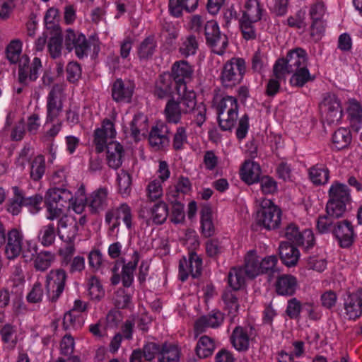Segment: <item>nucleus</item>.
Returning <instances> with one entry per match:
<instances>
[{"instance_id":"obj_1","label":"nucleus","mask_w":362,"mask_h":362,"mask_svg":"<svg viewBox=\"0 0 362 362\" xmlns=\"http://www.w3.org/2000/svg\"><path fill=\"white\" fill-rule=\"evenodd\" d=\"M116 131L114 124L110 119H104L100 127L94 132V144L97 152H103L107 148V161L108 165L117 169L122 164L124 155L123 146L117 141H112L107 144L108 139L115 138Z\"/></svg>"},{"instance_id":"obj_2","label":"nucleus","mask_w":362,"mask_h":362,"mask_svg":"<svg viewBox=\"0 0 362 362\" xmlns=\"http://www.w3.org/2000/svg\"><path fill=\"white\" fill-rule=\"evenodd\" d=\"M72 199V193L65 188L49 189L45 196L47 219L53 221L62 216L64 209H70Z\"/></svg>"},{"instance_id":"obj_3","label":"nucleus","mask_w":362,"mask_h":362,"mask_svg":"<svg viewBox=\"0 0 362 362\" xmlns=\"http://www.w3.org/2000/svg\"><path fill=\"white\" fill-rule=\"evenodd\" d=\"M218 124L221 129L230 130L236 124L238 117V103L235 97L226 95L215 99Z\"/></svg>"},{"instance_id":"obj_4","label":"nucleus","mask_w":362,"mask_h":362,"mask_svg":"<svg viewBox=\"0 0 362 362\" xmlns=\"http://www.w3.org/2000/svg\"><path fill=\"white\" fill-rule=\"evenodd\" d=\"M180 95L181 97L177 103L183 114H191L193 121L201 127L206 120V105L203 103H197L195 92L187 90L186 88L180 89Z\"/></svg>"},{"instance_id":"obj_5","label":"nucleus","mask_w":362,"mask_h":362,"mask_svg":"<svg viewBox=\"0 0 362 362\" xmlns=\"http://www.w3.org/2000/svg\"><path fill=\"white\" fill-rule=\"evenodd\" d=\"M275 73L280 77L283 74H288L294 70L308 66V55L301 48H296L288 52L286 58L279 59L275 62Z\"/></svg>"},{"instance_id":"obj_6","label":"nucleus","mask_w":362,"mask_h":362,"mask_svg":"<svg viewBox=\"0 0 362 362\" xmlns=\"http://www.w3.org/2000/svg\"><path fill=\"white\" fill-rule=\"evenodd\" d=\"M245 72L244 59L233 57L224 64L220 76L221 82L224 87H233L240 83Z\"/></svg>"},{"instance_id":"obj_7","label":"nucleus","mask_w":362,"mask_h":362,"mask_svg":"<svg viewBox=\"0 0 362 362\" xmlns=\"http://www.w3.org/2000/svg\"><path fill=\"white\" fill-rule=\"evenodd\" d=\"M281 209L272 200L263 199L260 202V209L257 214L259 225L267 230L275 229L281 223Z\"/></svg>"},{"instance_id":"obj_8","label":"nucleus","mask_w":362,"mask_h":362,"mask_svg":"<svg viewBox=\"0 0 362 362\" xmlns=\"http://www.w3.org/2000/svg\"><path fill=\"white\" fill-rule=\"evenodd\" d=\"M120 220H122L128 229L132 228L133 214L131 207L127 204H122L119 206L107 211L105 214V222L108 225L109 230L112 233H118Z\"/></svg>"},{"instance_id":"obj_9","label":"nucleus","mask_w":362,"mask_h":362,"mask_svg":"<svg viewBox=\"0 0 362 362\" xmlns=\"http://www.w3.org/2000/svg\"><path fill=\"white\" fill-rule=\"evenodd\" d=\"M320 111L328 124L338 123L343 116V109L339 98L334 93H328L320 105Z\"/></svg>"},{"instance_id":"obj_10","label":"nucleus","mask_w":362,"mask_h":362,"mask_svg":"<svg viewBox=\"0 0 362 362\" xmlns=\"http://www.w3.org/2000/svg\"><path fill=\"white\" fill-rule=\"evenodd\" d=\"M66 280V274L64 269L51 270L46 276V291L48 298L56 301L62 294Z\"/></svg>"},{"instance_id":"obj_11","label":"nucleus","mask_w":362,"mask_h":362,"mask_svg":"<svg viewBox=\"0 0 362 362\" xmlns=\"http://www.w3.org/2000/svg\"><path fill=\"white\" fill-rule=\"evenodd\" d=\"M42 67V62L39 57H34L30 65L28 56H23L18 64V81L22 84L28 85L29 83L36 81Z\"/></svg>"},{"instance_id":"obj_12","label":"nucleus","mask_w":362,"mask_h":362,"mask_svg":"<svg viewBox=\"0 0 362 362\" xmlns=\"http://www.w3.org/2000/svg\"><path fill=\"white\" fill-rule=\"evenodd\" d=\"M205 35L207 43L211 46L212 51L222 55L228 45V38L225 35H221L217 23L209 21L205 25Z\"/></svg>"},{"instance_id":"obj_13","label":"nucleus","mask_w":362,"mask_h":362,"mask_svg":"<svg viewBox=\"0 0 362 362\" xmlns=\"http://www.w3.org/2000/svg\"><path fill=\"white\" fill-rule=\"evenodd\" d=\"M63 90V86L57 84L54 86L49 93L47 98V123L53 122L62 112Z\"/></svg>"},{"instance_id":"obj_14","label":"nucleus","mask_w":362,"mask_h":362,"mask_svg":"<svg viewBox=\"0 0 362 362\" xmlns=\"http://www.w3.org/2000/svg\"><path fill=\"white\" fill-rule=\"evenodd\" d=\"M202 259L194 252L189 254V259H180L179 264V277L182 281H185L189 275L197 277L202 272Z\"/></svg>"},{"instance_id":"obj_15","label":"nucleus","mask_w":362,"mask_h":362,"mask_svg":"<svg viewBox=\"0 0 362 362\" xmlns=\"http://www.w3.org/2000/svg\"><path fill=\"white\" fill-rule=\"evenodd\" d=\"M65 45L69 51L75 49L78 58H83L88 55L89 44L86 36L81 33H75L71 29L66 30Z\"/></svg>"},{"instance_id":"obj_16","label":"nucleus","mask_w":362,"mask_h":362,"mask_svg":"<svg viewBox=\"0 0 362 362\" xmlns=\"http://www.w3.org/2000/svg\"><path fill=\"white\" fill-rule=\"evenodd\" d=\"M344 315L349 320H355L362 315V290L348 294L344 300Z\"/></svg>"},{"instance_id":"obj_17","label":"nucleus","mask_w":362,"mask_h":362,"mask_svg":"<svg viewBox=\"0 0 362 362\" xmlns=\"http://www.w3.org/2000/svg\"><path fill=\"white\" fill-rule=\"evenodd\" d=\"M172 76L176 83L177 88V94L180 95V89L185 88V83L191 80L193 75L192 66L185 60L175 62L171 68Z\"/></svg>"},{"instance_id":"obj_18","label":"nucleus","mask_w":362,"mask_h":362,"mask_svg":"<svg viewBox=\"0 0 362 362\" xmlns=\"http://www.w3.org/2000/svg\"><path fill=\"white\" fill-rule=\"evenodd\" d=\"M168 215V208L163 202H159L149 209H144L140 213V216L146 220L148 225L163 223Z\"/></svg>"},{"instance_id":"obj_19","label":"nucleus","mask_w":362,"mask_h":362,"mask_svg":"<svg viewBox=\"0 0 362 362\" xmlns=\"http://www.w3.org/2000/svg\"><path fill=\"white\" fill-rule=\"evenodd\" d=\"M58 221L57 232L64 242H74L78 234L76 220L71 216H61Z\"/></svg>"},{"instance_id":"obj_20","label":"nucleus","mask_w":362,"mask_h":362,"mask_svg":"<svg viewBox=\"0 0 362 362\" xmlns=\"http://www.w3.org/2000/svg\"><path fill=\"white\" fill-rule=\"evenodd\" d=\"M255 339L251 329L236 327L230 337L233 346L238 351H246Z\"/></svg>"},{"instance_id":"obj_21","label":"nucleus","mask_w":362,"mask_h":362,"mask_svg":"<svg viewBox=\"0 0 362 362\" xmlns=\"http://www.w3.org/2000/svg\"><path fill=\"white\" fill-rule=\"evenodd\" d=\"M23 235L16 228H13L8 232L6 244L5 246V255L9 259L17 257L23 250Z\"/></svg>"},{"instance_id":"obj_22","label":"nucleus","mask_w":362,"mask_h":362,"mask_svg":"<svg viewBox=\"0 0 362 362\" xmlns=\"http://www.w3.org/2000/svg\"><path fill=\"white\" fill-rule=\"evenodd\" d=\"M179 86L176 85L173 76L169 73L161 74L156 82L154 95L159 98L171 96L175 91L177 93Z\"/></svg>"},{"instance_id":"obj_23","label":"nucleus","mask_w":362,"mask_h":362,"mask_svg":"<svg viewBox=\"0 0 362 362\" xmlns=\"http://www.w3.org/2000/svg\"><path fill=\"white\" fill-rule=\"evenodd\" d=\"M134 85L130 81L117 79L112 84V96L119 103H129L133 95Z\"/></svg>"},{"instance_id":"obj_24","label":"nucleus","mask_w":362,"mask_h":362,"mask_svg":"<svg viewBox=\"0 0 362 362\" xmlns=\"http://www.w3.org/2000/svg\"><path fill=\"white\" fill-rule=\"evenodd\" d=\"M333 234L341 247H349L354 243V229L348 221L338 222L334 228Z\"/></svg>"},{"instance_id":"obj_25","label":"nucleus","mask_w":362,"mask_h":362,"mask_svg":"<svg viewBox=\"0 0 362 362\" xmlns=\"http://www.w3.org/2000/svg\"><path fill=\"white\" fill-rule=\"evenodd\" d=\"M109 190L106 187H100L93 191L87 199V206L93 213L103 211L108 205Z\"/></svg>"},{"instance_id":"obj_26","label":"nucleus","mask_w":362,"mask_h":362,"mask_svg":"<svg viewBox=\"0 0 362 362\" xmlns=\"http://www.w3.org/2000/svg\"><path fill=\"white\" fill-rule=\"evenodd\" d=\"M224 320L223 314L218 310H214L207 315L199 318L194 325L195 332H203L206 328H216L220 326Z\"/></svg>"},{"instance_id":"obj_27","label":"nucleus","mask_w":362,"mask_h":362,"mask_svg":"<svg viewBox=\"0 0 362 362\" xmlns=\"http://www.w3.org/2000/svg\"><path fill=\"white\" fill-rule=\"evenodd\" d=\"M1 339L6 344V348L13 349L18 341L23 339L21 329L11 324L4 325L0 329Z\"/></svg>"},{"instance_id":"obj_28","label":"nucleus","mask_w":362,"mask_h":362,"mask_svg":"<svg viewBox=\"0 0 362 362\" xmlns=\"http://www.w3.org/2000/svg\"><path fill=\"white\" fill-rule=\"evenodd\" d=\"M260 175L261 168L259 165L250 160H245L240 170L241 179L248 185L257 182Z\"/></svg>"},{"instance_id":"obj_29","label":"nucleus","mask_w":362,"mask_h":362,"mask_svg":"<svg viewBox=\"0 0 362 362\" xmlns=\"http://www.w3.org/2000/svg\"><path fill=\"white\" fill-rule=\"evenodd\" d=\"M264 9L257 0H247L243 9L240 21L256 23L262 19Z\"/></svg>"},{"instance_id":"obj_30","label":"nucleus","mask_w":362,"mask_h":362,"mask_svg":"<svg viewBox=\"0 0 362 362\" xmlns=\"http://www.w3.org/2000/svg\"><path fill=\"white\" fill-rule=\"evenodd\" d=\"M346 112L351 128L358 132L362 127L361 105L356 100L349 99L347 102Z\"/></svg>"},{"instance_id":"obj_31","label":"nucleus","mask_w":362,"mask_h":362,"mask_svg":"<svg viewBox=\"0 0 362 362\" xmlns=\"http://www.w3.org/2000/svg\"><path fill=\"white\" fill-rule=\"evenodd\" d=\"M298 281L296 278L291 274L280 276L276 281V292L281 296H291L297 288Z\"/></svg>"},{"instance_id":"obj_32","label":"nucleus","mask_w":362,"mask_h":362,"mask_svg":"<svg viewBox=\"0 0 362 362\" xmlns=\"http://www.w3.org/2000/svg\"><path fill=\"white\" fill-rule=\"evenodd\" d=\"M148 131V119L144 114H137L131 122V135L135 141H139L146 136Z\"/></svg>"},{"instance_id":"obj_33","label":"nucleus","mask_w":362,"mask_h":362,"mask_svg":"<svg viewBox=\"0 0 362 362\" xmlns=\"http://www.w3.org/2000/svg\"><path fill=\"white\" fill-rule=\"evenodd\" d=\"M261 259L254 250H250L245 257V268L246 275L249 278H255L261 274Z\"/></svg>"},{"instance_id":"obj_34","label":"nucleus","mask_w":362,"mask_h":362,"mask_svg":"<svg viewBox=\"0 0 362 362\" xmlns=\"http://www.w3.org/2000/svg\"><path fill=\"white\" fill-rule=\"evenodd\" d=\"M279 254L283 263L287 267L295 266L300 257L298 250L288 243L280 244Z\"/></svg>"},{"instance_id":"obj_35","label":"nucleus","mask_w":362,"mask_h":362,"mask_svg":"<svg viewBox=\"0 0 362 362\" xmlns=\"http://www.w3.org/2000/svg\"><path fill=\"white\" fill-rule=\"evenodd\" d=\"M180 356L181 351L177 345L165 343L158 352V362H180Z\"/></svg>"},{"instance_id":"obj_36","label":"nucleus","mask_w":362,"mask_h":362,"mask_svg":"<svg viewBox=\"0 0 362 362\" xmlns=\"http://www.w3.org/2000/svg\"><path fill=\"white\" fill-rule=\"evenodd\" d=\"M167 127L164 124L156 125L154 127L149 134V143L152 147L156 149H161L168 144V138L165 134Z\"/></svg>"},{"instance_id":"obj_37","label":"nucleus","mask_w":362,"mask_h":362,"mask_svg":"<svg viewBox=\"0 0 362 362\" xmlns=\"http://www.w3.org/2000/svg\"><path fill=\"white\" fill-rule=\"evenodd\" d=\"M139 261V254L134 251L132 256V259L125 264L122 267V284L125 287L131 286L134 281V272Z\"/></svg>"},{"instance_id":"obj_38","label":"nucleus","mask_w":362,"mask_h":362,"mask_svg":"<svg viewBox=\"0 0 362 362\" xmlns=\"http://www.w3.org/2000/svg\"><path fill=\"white\" fill-rule=\"evenodd\" d=\"M329 199L350 202L351 196L348 187L342 183L334 182L329 189Z\"/></svg>"},{"instance_id":"obj_39","label":"nucleus","mask_w":362,"mask_h":362,"mask_svg":"<svg viewBox=\"0 0 362 362\" xmlns=\"http://www.w3.org/2000/svg\"><path fill=\"white\" fill-rule=\"evenodd\" d=\"M183 114L180 105L174 99H170L165 107L164 115L166 120L170 123L177 124L181 120Z\"/></svg>"},{"instance_id":"obj_40","label":"nucleus","mask_w":362,"mask_h":362,"mask_svg":"<svg viewBox=\"0 0 362 362\" xmlns=\"http://www.w3.org/2000/svg\"><path fill=\"white\" fill-rule=\"evenodd\" d=\"M215 346L214 339L204 335L197 341L196 353L199 358H206L213 354Z\"/></svg>"},{"instance_id":"obj_41","label":"nucleus","mask_w":362,"mask_h":362,"mask_svg":"<svg viewBox=\"0 0 362 362\" xmlns=\"http://www.w3.org/2000/svg\"><path fill=\"white\" fill-rule=\"evenodd\" d=\"M23 43L19 40H12L6 47V58L11 64H20L25 54H22Z\"/></svg>"},{"instance_id":"obj_42","label":"nucleus","mask_w":362,"mask_h":362,"mask_svg":"<svg viewBox=\"0 0 362 362\" xmlns=\"http://www.w3.org/2000/svg\"><path fill=\"white\" fill-rule=\"evenodd\" d=\"M201 228L205 237H211L214 233V226L212 221L211 209L209 206H204L201 211Z\"/></svg>"},{"instance_id":"obj_43","label":"nucleus","mask_w":362,"mask_h":362,"mask_svg":"<svg viewBox=\"0 0 362 362\" xmlns=\"http://www.w3.org/2000/svg\"><path fill=\"white\" fill-rule=\"evenodd\" d=\"M292 73L293 75L290 78V84L292 86L303 87L306 83L315 79V77L310 74L308 66L294 70Z\"/></svg>"},{"instance_id":"obj_44","label":"nucleus","mask_w":362,"mask_h":362,"mask_svg":"<svg viewBox=\"0 0 362 362\" xmlns=\"http://www.w3.org/2000/svg\"><path fill=\"white\" fill-rule=\"evenodd\" d=\"M309 176L315 185H325L329 180V173L325 166L316 165L310 169Z\"/></svg>"},{"instance_id":"obj_45","label":"nucleus","mask_w":362,"mask_h":362,"mask_svg":"<svg viewBox=\"0 0 362 362\" xmlns=\"http://www.w3.org/2000/svg\"><path fill=\"white\" fill-rule=\"evenodd\" d=\"M246 275L245 271L241 267H234L230 269L228 276V281L230 287L233 290H239L245 284Z\"/></svg>"},{"instance_id":"obj_46","label":"nucleus","mask_w":362,"mask_h":362,"mask_svg":"<svg viewBox=\"0 0 362 362\" xmlns=\"http://www.w3.org/2000/svg\"><path fill=\"white\" fill-rule=\"evenodd\" d=\"M117 182L118 192L123 197L129 196L132 190V177L130 175L124 170H120L117 173Z\"/></svg>"},{"instance_id":"obj_47","label":"nucleus","mask_w":362,"mask_h":362,"mask_svg":"<svg viewBox=\"0 0 362 362\" xmlns=\"http://www.w3.org/2000/svg\"><path fill=\"white\" fill-rule=\"evenodd\" d=\"M351 140V132L346 128L338 129L332 136L333 144L338 150L346 148L350 144Z\"/></svg>"},{"instance_id":"obj_48","label":"nucleus","mask_w":362,"mask_h":362,"mask_svg":"<svg viewBox=\"0 0 362 362\" xmlns=\"http://www.w3.org/2000/svg\"><path fill=\"white\" fill-rule=\"evenodd\" d=\"M349 202L334 199L328 200L326 206L327 213L333 218H339L346 210V204Z\"/></svg>"},{"instance_id":"obj_49","label":"nucleus","mask_w":362,"mask_h":362,"mask_svg":"<svg viewBox=\"0 0 362 362\" xmlns=\"http://www.w3.org/2000/svg\"><path fill=\"white\" fill-rule=\"evenodd\" d=\"M48 49L52 58H57L61 55L62 49V35L61 30L53 32L48 43Z\"/></svg>"},{"instance_id":"obj_50","label":"nucleus","mask_w":362,"mask_h":362,"mask_svg":"<svg viewBox=\"0 0 362 362\" xmlns=\"http://www.w3.org/2000/svg\"><path fill=\"white\" fill-rule=\"evenodd\" d=\"M45 171V161L42 156H37L33 160L30 166V177L37 181L40 180Z\"/></svg>"},{"instance_id":"obj_51","label":"nucleus","mask_w":362,"mask_h":362,"mask_svg":"<svg viewBox=\"0 0 362 362\" xmlns=\"http://www.w3.org/2000/svg\"><path fill=\"white\" fill-rule=\"evenodd\" d=\"M55 260L54 254L49 252H41L35 259V267L40 271L47 269Z\"/></svg>"},{"instance_id":"obj_52","label":"nucleus","mask_w":362,"mask_h":362,"mask_svg":"<svg viewBox=\"0 0 362 362\" xmlns=\"http://www.w3.org/2000/svg\"><path fill=\"white\" fill-rule=\"evenodd\" d=\"M42 196L38 194L28 197L23 196V206H25L32 214H37L42 210Z\"/></svg>"},{"instance_id":"obj_53","label":"nucleus","mask_w":362,"mask_h":362,"mask_svg":"<svg viewBox=\"0 0 362 362\" xmlns=\"http://www.w3.org/2000/svg\"><path fill=\"white\" fill-rule=\"evenodd\" d=\"M56 237L54 224L44 226L40 230L38 238L44 246H49L54 242Z\"/></svg>"},{"instance_id":"obj_54","label":"nucleus","mask_w":362,"mask_h":362,"mask_svg":"<svg viewBox=\"0 0 362 362\" xmlns=\"http://www.w3.org/2000/svg\"><path fill=\"white\" fill-rule=\"evenodd\" d=\"M286 75L283 74V76L280 77L275 73V64L273 67V75L269 79L266 86V94L269 96L275 95L279 90L280 85L281 81L286 80Z\"/></svg>"},{"instance_id":"obj_55","label":"nucleus","mask_w":362,"mask_h":362,"mask_svg":"<svg viewBox=\"0 0 362 362\" xmlns=\"http://www.w3.org/2000/svg\"><path fill=\"white\" fill-rule=\"evenodd\" d=\"M59 21V13L56 8H49L45 16V23L47 29L52 30L53 32L61 30L58 23Z\"/></svg>"},{"instance_id":"obj_56","label":"nucleus","mask_w":362,"mask_h":362,"mask_svg":"<svg viewBox=\"0 0 362 362\" xmlns=\"http://www.w3.org/2000/svg\"><path fill=\"white\" fill-rule=\"evenodd\" d=\"M198 48V43L195 37L189 35L182 40L180 47V52L182 55L188 57L196 53Z\"/></svg>"},{"instance_id":"obj_57","label":"nucleus","mask_w":362,"mask_h":362,"mask_svg":"<svg viewBox=\"0 0 362 362\" xmlns=\"http://www.w3.org/2000/svg\"><path fill=\"white\" fill-rule=\"evenodd\" d=\"M156 45L153 37H146L140 45L139 56L140 59H148L151 57L156 49Z\"/></svg>"},{"instance_id":"obj_58","label":"nucleus","mask_w":362,"mask_h":362,"mask_svg":"<svg viewBox=\"0 0 362 362\" xmlns=\"http://www.w3.org/2000/svg\"><path fill=\"white\" fill-rule=\"evenodd\" d=\"M88 290L92 299L99 300L105 293L103 286L95 276H91L88 279Z\"/></svg>"},{"instance_id":"obj_59","label":"nucleus","mask_w":362,"mask_h":362,"mask_svg":"<svg viewBox=\"0 0 362 362\" xmlns=\"http://www.w3.org/2000/svg\"><path fill=\"white\" fill-rule=\"evenodd\" d=\"M188 143L187 130L184 127H179L173 136V147L175 151H180L185 148Z\"/></svg>"},{"instance_id":"obj_60","label":"nucleus","mask_w":362,"mask_h":362,"mask_svg":"<svg viewBox=\"0 0 362 362\" xmlns=\"http://www.w3.org/2000/svg\"><path fill=\"white\" fill-rule=\"evenodd\" d=\"M222 298L229 314L235 316L239 308L238 299L235 293L232 291H225Z\"/></svg>"},{"instance_id":"obj_61","label":"nucleus","mask_w":362,"mask_h":362,"mask_svg":"<svg viewBox=\"0 0 362 362\" xmlns=\"http://www.w3.org/2000/svg\"><path fill=\"white\" fill-rule=\"evenodd\" d=\"M162 183L163 182L158 179H154L148 183L146 187V192L147 196L151 200L153 201L162 197Z\"/></svg>"},{"instance_id":"obj_62","label":"nucleus","mask_w":362,"mask_h":362,"mask_svg":"<svg viewBox=\"0 0 362 362\" xmlns=\"http://www.w3.org/2000/svg\"><path fill=\"white\" fill-rule=\"evenodd\" d=\"M315 243L314 234L312 230L305 229L300 231L296 244L308 250Z\"/></svg>"},{"instance_id":"obj_63","label":"nucleus","mask_w":362,"mask_h":362,"mask_svg":"<svg viewBox=\"0 0 362 362\" xmlns=\"http://www.w3.org/2000/svg\"><path fill=\"white\" fill-rule=\"evenodd\" d=\"M219 158L214 151L205 152L203 158V163L206 170L209 171L215 170L219 164Z\"/></svg>"},{"instance_id":"obj_64","label":"nucleus","mask_w":362,"mask_h":362,"mask_svg":"<svg viewBox=\"0 0 362 362\" xmlns=\"http://www.w3.org/2000/svg\"><path fill=\"white\" fill-rule=\"evenodd\" d=\"M225 247V243L218 240H209L206 245V252L210 257L218 256L224 251Z\"/></svg>"}]
</instances>
